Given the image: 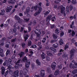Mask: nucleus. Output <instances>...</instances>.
<instances>
[{
	"mask_svg": "<svg viewBox=\"0 0 77 77\" xmlns=\"http://www.w3.org/2000/svg\"><path fill=\"white\" fill-rule=\"evenodd\" d=\"M10 52V51L9 50H8L6 51V56H8L9 54V53Z\"/></svg>",
	"mask_w": 77,
	"mask_h": 77,
	"instance_id": "473e14b6",
	"label": "nucleus"
},
{
	"mask_svg": "<svg viewBox=\"0 0 77 77\" xmlns=\"http://www.w3.org/2000/svg\"><path fill=\"white\" fill-rule=\"evenodd\" d=\"M57 42V40H51L50 41L51 43H54V42Z\"/></svg>",
	"mask_w": 77,
	"mask_h": 77,
	"instance_id": "4c0bfd02",
	"label": "nucleus"
},
{
	"mask_svg": "<svg viewBox=\"0 0 77 77\" xmlns=\"http://www.w3.org/2000/svg\"><path fill=\"white\" fill-rule=\"evenodd\" d=\"M14 18L17 21V22L18 24H20V23H21L22 20H21V18H20V17H19L17 16V15H15L14 17Z\"/></svg>",
	"mask_w": 77,
	"mask_h": 77,
	"instance_id": "7ed1b4c3",
	"label": "nucleus"
},
{
	"mask_svg": "<svg viewBox=\"0 0 77 77\" xmlns=\"http://www.w3.org/2000/svg\"><path fill=\"white\" fill-rule=\"evenodd\" d=\"M8 71H6L4 74V76L5 77H6V76L7 75H8Z\"/></svg>",
	"mask_w": 77,
	"mask_h": 77,
	"instance_id": "49530a36",
	"label": "nucleus"
},
{
	"mask_svg": "<svg viewBox=\"0 0 77 77\" xmlns=\"http://www.w3.org/2000/svg\"><path fill=\"white\" fill-rule=\"evenodd\" d=\"M23 30H24V28L23 27H21V28L20 30V32H22L23 31Z\"/></svg>",
	"mask_w": 77,
	"mask_h": 77,
	"instance_id": "3c124183",
	"label": "nucleus"
},
{
	"mask_svg": "<svg viewBox=\"0 0 77 77\" xmlns=\"http://www.w3.org/2000/svg\"><path fill=\"white\" fill-rule=\"evenodd\" d=\"M22 61H23L24 62H26L25 64V66L26 68H29L30 64V61H28L27 57H25L22 59Z\"/></svg>",
	"mask_w": 77,
	"mask_h": 77,
	"instance_id": "f257e3e1",
	"label": "nucleus"
},
{
	"mask_svg": "<svg viewBox=\"0 0 77 77\" xmlns=\"http://www.w3.org/2000/svg\"><path fill=\"white\" fill-rule=\"evenodd\" d=\"M59 46V45L57 43H55L53 45V47L54 48H57Z\"/></svg>",
	"mask_w": 77,
	"mask_h": 77,
	"instance_id": "a211bd4d",
	"label": "nucleus"
},
{
	"mask_svg": "<svg viewBox=\"0 0 77 77\" xmlns=\"http://www.w3.org/2000/svg\"><path fill=\"white\" fill-rule=\"evenodd\" d=\"M27 72L28 71L27 70H25L23 71V72H22V73H20V75H25V76L24 77H29V76L28 75H27Z\"/></svg>",
	"mask_w": 77,
	"mask_h": 77,
	"instance_id": "423d86ee",
	"label": "nucleus"
},
{
	"mask_svg": "<svg viewBox=\"0 0 77 77\" xmlns=\"http://www.w3.org/2000/svg\"><path fill=\"white\" fill-rule=\"evenodd\" d=\"M72 32V30L71 29H68V33H70L71 32Z\"/></svg>",
	"mask_w": 77,
	"mask_h": 77,
	"instance_id": "e2e57ef3",
	"label": "nucleus"
},
{
	"mask_svg": "<svg viewBox=\"0 0 77 77\" xmlns=\"http://www.w3.org/2000/svg\"><path fill=\"white\" fill-rule=\"evenodd\" d=\"M32 24V21H31L29 23H28V26H30Z\"/></svg>",
	"mask_w": 77,
	"mask_h": 77,
	"instance_id": "bf43d9fd",
	"label": "nucleus"
},
{
	"mask_svg": "<svg viewBox=\"0 0 77 77\" xmlns=\"http://www.w3.org/2000/svg\"><path fill=\"white\" fill-rule=\"evenodd\" d=\"M62 56L63 57H68V55L66 54L65 53L63 52V54L62 55Z\"/></svg>",
	"mask_w": 77,
	"mask_h": 77,
	"instance_id": "7c9ffc66",
	"label": "nucleus"
},
{
	"mask_svg": "<svg viewBox=\"0 0 77 77\" xmlns=\"http://www.w3.org/2000/svg\"><path fill=\"white\" fill-rule=\"evenodd\" d=\"M41 56L42 59H45V56H46V55H45V54H44V53L42 52V54L41 55Z\"/></svg>",
	"mask_w": 77,
	"mask_h": 77,
	"instance_id": "2eb2a0df",
	"label": "nucleus"
},
{
	"mask_svg": "<svg viewBox=\"0 0 77 77\" xmlns=\"http://www.w3.org/2000/svg\"><path fill=\"white\" fill-rule=\"evenodd\" d=\"M16 39H17V38H15L12 39L11 42H15V41H16Z\"/></svg>",
	"mask_w": 77,
	"mask_h": 77,
	"instance_id": "864d4df0",
	"label": "nucleus"
},
{
	"mask_svg": "<svg viewBox=\"0 0 77 77\" xmlns=\"http://www.w3.org/2000/svg\"><path fill=\"white\" fill-rule=\"evenodd\" d=\"M76 52V51L75 50L74 48L72 49L70 51V59H72V57L74 55V53Z\"/></svg>",
	"mask_w": 77,
	"mask_h": 77,
	"instance_id": "f03ea898",
	"label": "nucleus"
},
{
	"mask_svg": "<svg viewBox=\"0 0 77 77\" xmlns=\"http://www.w3.org/2000/svg\"><path fill=\"white\" fill-rule=\"evenodd\" d=\"M32 45V41L30 40H29L28 41V46H30Z\"/></svg>",
	"mask_w": 77,
	"mask_h": 77,
	"instance_id": "72a5a7b5",
	"label": "nucleus"
},
{
	"mask_svg": "<svg viewBox=\"0 0 77 77\" xmlns=\"http://www.w3.org/2000/svg\"><path fill=\"white\" fill-rule=\"evenodd\" d=\"M56 65L54 64H52L51 65V67L52 68V70H54L55 69V68H56Z\"/></svg>",
	"mask_w": 77,
	"mask_h": 77,
	"instance_id": "a878e982",
	"label": "nucleus"
},
{
	"mask_svg": "<svg viewBox=\"0 0 77 77\" xmlns=\"http://www.w3.org/2000/svg\"><path fill=\"white\" fill-rule=\"evenodd\" d=\"M54 25H51V29H53V28H54Z\"/></svg>",
	"mask_w": 77,
	"mask_h": 77,
	"instance_id": "774afa93",
	"label": "nucleus"
},
{
	"mask_svg": "<svg viewBox=\"0 0 77 77\" xmlns=\"http://www.w3.org/2000/svg\"><path fill=\"white\" fill-rule=\"evenodd\" d=\"M54 77V76L53 75V74H51L49 75L48 77Z\"/></svg>",
	"mask_w": 77,
	"mask_h": 77,
	"instance_id": "338daca9",
	"label": "nucleus"
},
{
	"mask_svg": "<svg viewBox=\"0 0 77 77\" xmlns=\"http://www.w3.org/2000/svg\"><path fill=\"white\" fill-rule=\"evenodd\" d=\"M5 10H3L1 11V13L0 12V15H5Z\"/></svg>",
	"mask_w": 77,
	"mask_h": 77,
	"instance_id": "5701e85b",
	"label": "nucleus"
},
{
	"mask_svg": "<svg viewBox=\"0 0 77 77\" xmlns=\"http://www.w3.org/2000/svg\"><path fill=\"white\" fill-rule=\"evenodd\" d=\"M29 36L28 34H26L24 36V38L25 39V41L26 42L27 39H28V37H29Z\"/></svg>",
	"mask_w": 77,
	"mask_h": 77,
	"instance_id": "f8f14e48",
	"label": "nucleus"
},
{
	"mask_svg": "<svg viewBox=\"0 0 77 77\" xmlns=\"http://www.w3.org/2000/svg\"><path fill=\"white\" fill-rule=\"evenodd\" d=\"M50 50H51L52 51H53V53H56V50L54 48H53V47H50Z\"/></svg>",
	"mask_w": 77,
	"mask_h": 77,
	"instance_id": "412c9836",
	"label": "nucleus"
},
{
	"mask_svg": "<svg viewBox=\"0 0 77 77\" xmlns=\"http://www.w3.org/2000/svg\"><path fill=\"white\" fill-rule=\"evenodd\" d=\"M41 72L40 73L41 76H42V77H44V76H45V71L44 70H41Z\"/></svg>",
	"mask_w": 77,
	"mask_h": 77,
	"instance_id": "6e6552de",
	"label": "nucleus"
},
{
	"mask_svg": "<svg viewBox=\"0 0 77 77\" xmlns=\"http://www.w3.org/2000/svg\"><path fill=\"white\" fill-rule=\"evenodd\" d=\"M19 15L20 17H22L23 15V14L21 13H19Z\"/></svg>",
	"mask_w": 77,
	"mask_h": 77,
	"instance_id": "0e129e2a",
	"label": "nucleus"
},
{
	"mask_svg": "<svg viewBox=\"0 0 77 77\" xmlns=\"http://www.w3.org/2000/svg\"><path fill=\"white\" fill-rule=\"evenodd\" d=\"M72 4H73V5H76V4H77L76 0H72Z\"/></svg>",
	"mask_w": 77,
	"mask_h": 77,
	"instance_id": "2f4dec72",
	"label": "nucleus"
},
{
	"mask_svg": "<svg viewBox=\"0 0 77 77\" xmlns=\"http://www.w3.org/2000/svg\"><path fill=\"white\" fill-rule=\"evenodd\" d=\"M23 20L24 22H28V21H29V20H30V18H24Z\"/></svg>",
	"mask_w": 77,
	"mask_h": 77,
	"instance_id": "393cba45",
	"label": "nucleus"
},
{
	"mask_svg": "<svg viewBox=\"0 0 77 77\" xmlns=\"http://www.w3.org/2000/svg\"><path fill=\"white\" fill-rule=\"evenodd\" d=\"M15 9L14 8L11 11V14H13L15 11Z\"/></svg>",
	"mask_w": 77,
	"mask_h": 77,
	"instance_id": "052dcab7",
	"label": "nucleus"
},
{
	"mask_svg": "<svg viewBox=\"0 0 77 77\" xmlns=\"http://www.w3.org/2000/svg\"><path fill=\"white\" fill-rule=\"evenodd\" d=\"M55 20H56V17H54L52 18L51 20L52 21H54Z\"/></svg>",
	"mask_w": 77,
	"mask_h": 77,
	"instance_id": "603ef678",
	"label": "nucleus"
},
{
	"mask_svg": "<svg viewBox=\"0 0 77 77\" xmlns=\"http://www.w3.org/2000/svg\"><path fill=\"white\" fill-rule=\"evenodd\" d=\"M15 9L14 8L11 11V14H13L15 11Z\"/></svg>",
	"mask_w": 77,
	"mask_h": 77,
	"instance_id": "680f3d73",
	"label": "nucleus"
},
{
	"mask_svg": "<svg viewBox=\"0 0 77 77\" xmlns=\"http://www.w3.org/2000/svg\"><path fill=\"white\" fill-rule=\"evenodd\" d=\"M5 69L4 67L2 69V75H3L5 74Z\"/></svg>",
	"mask_w": 77,
	"mask_h": 77,
	"instance_id": "cd10ccee",
	"label": "nucleus"
},
{
	"mask_svg": "<svg viewBox=\"0 0 77 77\" xmlns=\"http://www.w3.org/2000/svg\"><path fill=\"white\" fill-rule=\"evenodd\" d=\"M38 9H40V8H42V7L38 6V5H36L34 6V9L35 11H37L38 10Z\"/></svg>",
	"mask_w": 77,
	"mask_h": 77,
	"instance_id": "4468645a",
	"label": "nucleus"
},
{
	"mask_svg": "<svg viewBox=\"0 0 77 77\" xmlns=\"http://www.w3.org/2000/svg\"><path fill=\"white\" fill-rule=\"evenodd\" d=\"M26 45V44H25V43H23L22 44V47L23 48H24V47H25V46Z\"/></svg>",
	"mask_w": 77,
	"mask_h": 77,
	"instance_id": "8fccbe9b",
	"label": "nucleus"
},
{
	"mask_svg": "<svg viewBox=\"0 0 77 77\" xmlns=\"http://www.w3.org/2000/svg\"><path fill=\"white\" fill-rule=\"evenodd\" d=\"M69 48V47L68 45H67V44H66L64 47V50H66L67 48Z\"/></svg>",
	"mask_w": 77,
	"mask_h": 77,
	"instance_id": "a19ab883",
	"label": "nucleus"
},
{
	"mask_svg": "<svg viewBox=\"0 0 77 77\" xmlns=\"http://www.w3.org/2000/svg\"><path fill=\"white\" fill-rule=\"evenodd\" d=\"M59 72H60L59 70L58 69H57L55 71V72H54V75H55L56 76L59 74Z\"/></svg>",
	"mask_w": 77,
	"mask_h": 77,
	"instance_id": "dca6fc26",
	"label": "nucleus"
},
{
	"mask_svg": "<svg viewBox=\"0 0 77 77\" xmlns=\"http://www.w3.org/2000/svg\"><path fill=\"white\" fill-rule=\"evenodd\" d=\"M73 65H72V63H70L69 64V67L70 68H73Z\"/></svg>",
	"mask_w": 77,
	"mask_h": 77,
	"instance_id": "a18cd8bd",
	"label": "nucleus"
},
{
	"mask_svg": "<svg viewBox=\"0 0 77 77\" xmlns=\"http://www.w3.org/2000/svg\"><path fill=\"white\" fill-rule=\"evenodd\" d=\"M15 58V55H13L11 57V58L14 59Z\"/></svg>",
	"mask_w": 77,
	"mask_h": 77,
	"instance_id": "69168bd1",
	"label": "nucleus"
},
{
	"mask_svg": "<svg viewBox=\"0 0 77 77\" xmlns=\"http://www.w3.org/2000/svg\"><path fill=\"white\" fill-rule=\"evenodd\" d=\"M35 62L37 66H39L41 65V63L39 60L38 59H36L35 61Z\"/></svg>",
	"mask_w": 77,
	"mask_h": 77,
	"instance_id": "1a4fd4ad",
	"label": "nucleus"
},
{
	"mask_svg": "<svg viewBox=\"0 0 77 77\" xmlns=\"http://www.w3.org/2000/svg\"><path fill=\"white\" fill-rule=\"evenodd\" d=\"M14 28L13 29V32H14V33H16V32H17V30L16 29V26H14Z\"/></svg>",
	"mask_w": 77,
	"mask_h": 77,
	"instance_id": "79ce46f5",
	"label": "nucleus"
},
{
	"mask_svg": "<svg viewBox=\"0 0 77 77\" xmlns=\"http://www.w3.org/2000/svg\"><path fill=\"white\" fill-rule=\"evenodd\" d=\"M3 53V50L2 49L0 48V53Z\"/></svg>",
	"mask_w": 77,
	"mask_h": 77,
	"instance_id": "6e6d98bb",
	"label": "nucleus"
},
{
	"mask_svg": "<svg viewBox=\"0 0 77 77\" xmlns=\"http://www.w3.org/2000/svg\"><path fill=\"white\" fill-rule=\"evenodd\" d=\"M21 61V60L19 59L17 61V62L15 63V66H14V68L16 69H18L20 65L19 64V63Z\"/></svg>",
	"mask_w": 77,
	"mask_h": 77,
	"instance_id": "20e7f679",
	"label": "nucleus"
},
{
	"mask_svg": "<svg viewBox=\"0 0 77 77\" xmlns=\"http://www.w3.org/2000/svg\"><path fill=\"white\" fill-rule=\"evenodd\" d=\"M75 35V32H74V30H73L72 32V36H74V35Z\"/></svg>",
	"mask_w": 77,
	"mask_h": 77,
	"instance_id": "37998d69",
	"label": "nucleus"
},
{
	"mask_svg": "<svg viewBox=\"0 0 77 77\" xmlns=\"http://www.w3.org/2000/svg\"><path fill=\"white\" fill-rule=\"evenodd\" d=\"M8 61L9 63H11L12 62V60H11V59H9L8 60Z\"/></svg>",
	"mask_w": 77,
	"mask_h": 77,
	"instance_id": "13d9d810",
	"label": "nucleus"
},
{
	"mask_svg": "<svg viewBox=\"0 0 77 77\" xmlns=\"http://www.w3.org/2000/svg\"><path fill=\"white\" fill-rule=\"evenodd\" d=\"M30 7H28L26 8V11L25 12V14H28L30 12Z\"/></svg>",
	"mask_w": 77,
	"mask_h": 77,
	"instance_id": "9d476101",
	"label": "nucleus"
},
{
	"mask_svg": "<svg viewBox=\"0 0 77 77\" xmlns=\"http://www.w3.org/2000/svg\"><path fill=\"white\" fill-rule=\"evenodd\" d=\"M64 33L62 31L60 33V37H62L64 35Z\"/></svg>",
	"mask_w": 77,
	"mask_h": 77,
	"instance_id": "58836bf2",
	"label": "nucleus"
},
{
	"mask_svg": "<svg viewBox=\"0 0 77 77\" xmlns=\"http://www.w3.org/2000/svg\"><path fill=\"white\" fill-rule=\"evenodd\" d=\"M52 37L54 39H57V38L58 36L57 35L54 33L52 35Z\"/></svg>",
	"mask_w": 77,
	"mask_h": 77,
	"instance_id": "b1692460",
	"label": "nucleus"
},
{
	"mask_svg": "<svg viewBox=\"0 0 77 77\" xmlns=\"http://www.w3.org/2000/svg\"><path fill=\"white\" fill-rule=\"evenodd\" d=\"M12 9V6H10L9 7H8L6 10L7 12H11V9Z\"/></svg>",
	"mask_w": 77,
	"mask_h": 77,
	"instance_id": "9b49d317",
	"label": "nucleus"
},
{
	"mask_svg": "<svg viewBox=\"0 0 77 77\" xmlns=\"http://www.w3.org/2000/svg\"><path fill=\"white\" fill-rule=\"evenodd\" d=\"M51 17L50 16H48L47 17L46 19V22H49L50 21V20H51Z\"/></svg>",
	"mask_w": 77,
	"mask_h": 77,
	"instance_id": "aec40b11",
	"label": "nucleus"
},
{
	"mask_svg": "<svg viewBox=\"0 0 77 77\" xmlns=\"http://www.w3.org/2000/svg\"><path fill=\"white\" fill-rule=\"evenodd\" d=\"M31 48H36V45H32L31 46Z\"/></svg>",
	"mask_w": 77,
	"mask_h": 77,
	"instance_id": "c03bdc74",
	"label": "nucleus"
},
{
	"mask_svg": "<svg viewBox=\"0 0 77 77\" xmlns=\"http://www.w3.org/2000/svg\"><path fill=\"white\" fill-rule=\"evenodd\" d=\"M60 45H62L63 44V40L62 39H60L59 42Z\"/></svg>",
	"mask_w": 77,
	"mask_h": 77,
	"instance_id": "6ab92c4d",
	"label": "nucleus"
},
{
	"mask_svg": "<svg viewBox=\"0 0 77 77\" xmlns=\"http://www.w3.org/2000/svg\"><path fill=\"white\" fill-rule=\"evenodd\" d=\"M47 72H50V71H51V69H50V68L49 67H48L47 68Z\"/></svg>",
	"mask_w": 77,
	"mask_h": 77,
	"instance_id": "de8ad7c7",
	"label": "nucleus"
},
{
	"mask_svg": "<svg viewBox=\"0 0 77 77\" xmlns=\"http://www.w3.org/2000/svg\"><path fill=\"white\" fill-rule=\"evenodd\" d=\"M32 24H33V25H36V20H34Z\"/></svg>",
	"mask_w": 77,
	"mask_h": 77,
	"instance_id": "5fc2aeb1",
	"label": "nucleus"
},
{
	"mask_svg": "<svg viewBox=\"0 0 77 77\" xmlns=\"http://www.w3.org/2000/svg\"><path fill=\"white\" fill-rule=\"evenodd\" d=\"M74 64L73 65V68L74 69V68H77V63H74Z\"/></svg>",
	"mask_w": 77,
	"mask_h": 77,
	"instance_id": "4be33fe9",
	"label": "nucleus"
},
{
	"mask_svg": "<svg viewBox=\"0 0 77 77\" xmlns=\"http://www.w3.org/2000/svg\"><path fill=\"white\" fill-rule=\"evenodd\" d=\"M18 73H19V71L18 70H17L16 71H15L14 72V77H18L19 76V75H18Z\"/></svg>",
	"mask_w": 77,
	"mask_h": 77,
	"instance_id": "0eeeda50",
	"label": "nucleus"
},
{
	"mask_svg": "<svg viewBox=\"0 0 77 77\" xmlns=\"http://www.w3.org/2000/svg\"><path fill=\"white\" fill-rule=\"evenodd\" d=\"M72 43H73V44H74V42H75V40H74V38H72Z\"/></svg>",
	"mask_w": 77,
	"mask_h": 77,
	"instance_id": "4d7b16f0",
	"label": "nucleus"
},
{
	"mask_svg": "<svg viewBox=\"0 0 77 77\" xmlns=\"http://www.w3.org/2000/svg\"><path fill=\"white\" fill-rule=\"evenodd\" d=\"M72 74H77V69H75L73 70L72 71Z\"/></svg>",
	"mask_w": 77,
	"mask_h": 77,
	"instance_id": "c85d7f7f",
	"label": "nucleus"
},
{
	"mask_svg": "<svg viewBox=\"0 0 77 77\" xmlns=\"http://www.w3.org/2000/svg\"><path fill=\"white\" fill-rule=\"evenodd\" d=\"M55 32L57 34H59V30H58V29L57 28L55 30Z\"/></svg>",
	"mask_w": 77,
	"mask_h": 77,
	"instance_id": "c9c22d12",
	"label": "nucleus"
},
{
	"mask_svg": "<svg viewBox=\"0 0 77 77\" xmlns=\"http://www.w3.org/2000/svg\"><path fill=\"white\" fill-rule=\"evenodd\" d=\"M65 10V7H62L61 8V11L60 12L61 14H63L64 11Z\"/></svg>",
	"mask_w": 77,
	"mask_h": 77,
	"instance_id": "f3484780",
	"label": "nucleus"
},
{
	"mask_svg": "<svg viewBox=\"0 0 77 77\" xmlns=\"http://www.w3.org/2000/svg\"><path fill=\"white\" fill-rule=\"evenodd\" d=\"M45 41H46V38H44L42 40V42H43V43L45 42Z\"/></svg>",
	"mask_w": 77,
	"mask_h": 77,
	"instance_id": "09e8293b",
	"label": "nucleus"
},
{
	"mask_svg": "<svg viewBox=\"0 0 77 77\" xmlns=\"http://www.w3.org/2000/svg\"><path fill=\"white\" fill-rule=\"evenodd\" d=\"M8 69H9V70H10V69H11L12 68V65H11V64H9L8 66Z\"/></svg>",
	"mask_w": 77,
	"mask_h": 77,
	"instance_id": "f704fd0d",
	"label": "nucleus"
},
{
	"mask_svg": "<svg viewBox=\"0 0 77 77\" xmlns=\"http://www.w3.org/2000/svg\"><path fill=\"white\" fill-rule=\"evenodd\" d=\"M24 52H21L20 54H19V55L20 56V57H23L24 54Z\"/></svg>",
	"mask_w": 77,
	"mask_h": 77,
	"instance_id": "bb28decb",
	"label": "nucleus"
},
{
	"mask_svg": "<svg viewBox=\"0 0 77 77\" xmlns=\"http://www.w3.org/2000/svg\"><path fill=\"white\" fill-rule=\"evenodd\" d=\"M15 1L13 0H10L8 2L9 3H11V4H14L15 3Z\"/></svg>",
	"mask_w": 77,
	"mask_h": 77,
	"instance_id": "c756f323",
	"label": "nucleus"
},
{
	"mask_svg": "<svg viewBox=\"0 0 77 77\" xmlns=\"http://www.w3.org/2000/svg\"><path fill=\"white\" fill-rule=\"evenodd\" d=\"M46 54L49 56H53L52 53L50 51H47Z\"/></svg>",
	"mask_w": 77,
	"mask_h": 77,
	"instance_id": "ddd939ff",
	"label": "nucleus"
},
{
	"mask_svg": "<svg viewBox=\"0 0 77 77\" xmlns=\"http://www.w3.org/2000/svg\"><path fill=\"white\" fill-rule=\"evenodd\" d=\"M46 59L47 61H50L51 60V59L48 56H47L46 57Z\"/></svg>",
	"mask_w": 77,
	"mask_h": 77,
	"instance_id": "e433bc0d",
	"label": "nucleus"
},
{
	"mask_svg": "<svg viewBox=\"0 0 77 77\" xmlns=\"http://www.w3.org/2000/svg\"><path fill=\"white\" fill-rule=\"evenodd\" d=\"M35 34H36L37 36V37H39V36H40V35L39 34L38 32H36V31H35Z\"/></svg>",
	"mask_w": 77,
	"mask_h": 77,
	"instance_id": "ea45409f",
	"label": "nucleus"
},
{
	"mask_svg": "<svg viewBox=\"0 0 77 77\" xmlns=\"http://www.w3.org/2000/svg\"><path fill=\"white\" fill-rule=\"evenodd\" d=\"M42 11V8H40L39 9H38L37 11L34 14V16L35 17H36V16H37V15H38Z\"/></svg>",
	"mask_w": 77,
	"mask_h": 77,
	"instance_id": "39448f33",
	"label": "nucleus"
}]
</instances>
